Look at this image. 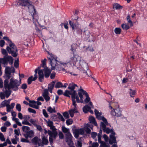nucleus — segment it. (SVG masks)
I'll list each match as a JSON object with an SVG mask.
<instances>
[{
    "instance_id": "nucleus-1",
    "label": "nucleus",
    "mask_w": 147,
    "mask_h": 147,
    "mask_svg": "<svg viewBox=\"0 0 147 147\" xmlns=\"http://www.w3.org/2000/svg\"><path fill=\"white\" fill-rule=\"evenodd\" d=\"M29 0H18L17 5L22 7H27L29 12L32 16L33 22L36 23L38 22V16L34 6L29 2Z\"/></svg>"
},
{
    "instance_id": "nucleus-2",
    "label": "nucleus",
    "mask_w": 147,
    "mask_h": 147,
    "mask_svg": "<svg viewBox=\"0 0 147 147\" xmlns=\"http://www.w3.org/2000/svg\"><path fill=\"white\" fill-rule=\"evenodd\" d=\"M9 80L6 79L4 81V85L5 88L8 90L13 89V90L16 91L18 89V87L20 85V83L19 82L18 80H14L13 78H11L10 80L9 84Z\"/></svg>"
},
{
    "instance_id": "nucleus-3",
    "label": "nucleus",
    "mask_w": 147,
    "mask_h": 147,
    "mask_svg": "<svg viewBox=\"0 0 147 147\" xmlns=\"http://www.w3.org/2000/svg\"><path fill=\"white\" fill-rule=\"evenodd\" d=\"M48 53L49 55L47 58L49 61V63L51 64V69L54 70L55 69H59L60 64H63L57 61V57L55 55L52 53H50L49 52Z\"/></svg>"
},
{
    "instance_id": "nucleus-4",
    "label": "nucleus",
    "mask_w": 147,
    "mask_h": 147,
    "mask_svg": "<svg viewBox=\"0 0 147 147\" xmlns=\"http://www.w3.org/2000/svg\"><path fill=\"white\" fill-rule=\"evenodd\" d=\"M78 18L77 16L74 19L69 20V24L72 30H74V34H75L74 32L76 31L77 35H81L82 34V30L79 26V24L78 22Z\"/></svg>"
},
{
    "instance_id": "nucleus-5",
    "label": "nucleus",
    "mask_w": 147,
    "mask_h": 147,
    "mask_svg": "<svg viewBox=\"0 0 147 147\" xmlns=\"http://www.w3.org/2000/svg\"><path fill=\"white\" fill-rule=\"evenodd\" d=\"M7 46L6 50L9 54H11L13 57H16L18 55V50L16 46L14 43L11 42Z\"/></svg>"
},
{
    "instance_id": "nucleus-6",
    "label": "nucleus",
    "mask_w": 147,
    "mask_h": 147,
    "mask_svg": "<svg viewBox=\"0 0 147 147\" xmlns=\"http://www.w3.org/2000/svg\"><path fill=\"white\" fill-rule=\"evenodd\" d=\"M2 58V63L4 65H7L9 63L10 65H11L13 63V59L10 55L4 56L3 58Z\"/></svg>"
},
{
    "instance_id": "nucleus-7",
    "label": "nucleus",
    "mask_w": 147,
    "mask_h": 147,
    "mask_svg": "<svg viewBox=\"0 0 147 147\" xmlns=\"http://www.w3.org/2000/svg\"><path fill=\"white\" fill-rule=\"evenodd\" d=\"M73 133L74 137L76 139L78 138L80 134H84V129L83 128L79 129H75L73 130Z\"/></svg>"
},
{
    "instance_id": "nucleus-8",
    "label": "nucleus",
    "mask_w": 147,
    "mask_h": 147,
    "mask_svg": "<svg viewBox=\"0 0 147 147\" xmlns=\"http://www.w3.org/2000/svg\"><path fill=\"white\" fill-rule=\"evenodd\" d=\"M66 141L68 144L70 145L72 143V136L70 132H67L65 135Z\"/></svg>"
},
{
    "instance_id": "nucleus-9",
    "label": "nucleus",
    "mask_w": 147,
    "mask_h": 147,
    "mask_svg": "<svg viewBox=\"0 0 147 147\" xmlns=\"http://www.w3.org/2000/svg\"><path fill=\"white\" fill-rule=\"evenodd\" d=\"M121 111L119 109H113L111 112V114L113 116H115L117 117H119L121 115Z\"/></svg>"
},
{
    "instance_id": "nucleus-10",
    "label": "nucleus",
    "mask_w": 147,
    "mask_h": 147,
    "mask_svg": "<svg viewBox=\"0 0 147 147\" xmlns=\"http://www.w3.org/2000/svg\"><path fill=\"white\" fill-rule=\"evenodd\" d=\"M41 140L39 139L38 137L35 136L34 137L32 140V142L34 145H36L38 144V146H43V145L39 143V141H40Z\"/></svg>"
},
{
    "instance_id": "nucleus-11",
    "label": "nucleus",
    "mask_w": 147,
    "mask_h": 147,
    "mask_svg": "<svg viewBox=\"0 0 147 147\" xmlns=\"http://www.w3.org/2000/svg\"><path fill=\"white\" fill-rule=\"evenodd\" d=\"M80 66L84 69V71L88 70V64L85 61L83 60H80Z\"/></svg>"
},
{
    "instance_id": "nucleus-12",
    "label": "nucleus",
    "mask_w": 147,
    "mask_h": 147,
    "mask_svg": "<svg viewBox=\"0 0 147 147\" xmlns=\"http://www.w3.org/2000/svg\"><path fill=\"white\" fill-rule=\"evenodd\" d=\"M38 74L39 81L41 82H42L45 76L42 69H41L38 70Z\"/></svg>"
},
{
    "instance_id": "nucleus-13",
    "label": "nucleus",
    "mask_w": 147,
    "mask_h": 147,
    "mask_svg": "<svg viewBox=\"0 0 147 147\" xmlns=\"http://www.w3.org/2000/svg\"><path fill=\"white\" fill-rule=\"evenodd\" d=\"M44 72V76L45 78H48L51 73V70L49 69L47 66H45L43 70Z\"/></svg>"
},
{
    "instance_id": "nucleus-14",
    "label": "nucleus",
    "mask_w": 147,
    "mask_h": 147,
    "mask_svg": "<svg viewBox=\"0 0 147 147\" xmlns=\"http://www.w3.org/2000/svg\"><path fill=\"white\" fill-rule=\"evenodd\" d=\"M78 95L80 97V99H82L83 98V95H86V94H87V92L84 90L82 88H80L78 90Z\"/></svg>"
},
{
    "instance_id": "nucleus-15",
    "label": "nucleus",
    "mask_w": 147,
    "mask_h": 147,
    "mask_svg": "<svg viewBox=\"0 0 147 147\" xmlns=\"http://www.w3.org/2000/svg\"><path fill=\"white\" fill-rule=\"evenodd\" d=\"M49 92L47 89H45L44 90L42 96L47 102L50 99V97L49 96Z\"/></svg>"
},
{
    "instance_id": "nucleus-16",
    "label": "nucleus",
    "mask_w": 147,
    "mask_h": 147,
    "mask_svg": "<svg viewBox=\"0 0 147 147\" xmlns=\"http://www.w3.org/2000/svg\"><path fill=\"white\" fill-rule=\"evenodd\" d=\"M109 143L110 144L112 145L113 143L117 144L116 142V138L115 136L110 135V139L109 141Z\"/></svg>"
},
{
    "instance_id": "nucleus-17",
    "label": "nucleus",
    "mask_w": 147,
    "mask_h": 147,
    "mask_svg": "<svg viewBox=\"0 0 147 147\" xmlns=\"http://www.w3.org/2000/svg\"><path fill=\"white\" fill-rule=\"evenodd\" d=\"M34 136V132L32 130H30L24 134V136L25 137L26 139H28L29 137L30 138H32Z\"/></svg>"
},
{
    "instance_id": "nucleus-18",
    "label": "nucleus",
    "mask_w": 147,
    "mask_h": 147,
    "mask_svg": "<svg viewBox=\"0 0 147 147\" xmlns=\"http://www.w3.org/2000/svg\"><path fill=\"white\" fill-rule=\"evenodd\" d=\"M76 87H78V86L76 84L74 83H70L69 84L68 89L70 90V91L71 92H73L74 91H76L74 90V89Z\"/></svg>"
},
{
    "instance_id": "nucleus-19",
    "label": "nucleus",
    "mask_w": 147,
    "mask_h": 147,
    "mask_svg": "<svg viewBox=\"0 0 147 147\" xmlns=\"http://www.w3.org/2000/svg\"><path fill=\"white\" fill-rule=\"evenodd\" d=\"M55 83V82L53 81L49 84L48 89L47 90L48 91H49L51 93H52V90L54 88Z\"/></svg>"
},
{
    "instance_id": "nucleus-20",
    "label": "nucleus",
    "mask_w": 147,
    "mask_h": 147,
    "mask_svg": "<svg viewBox=\"0 0 147 147\" xmlns=\"http://www.w3.org/2000/svg\"><path fill=\"white\" fill-rule=\"evenodd\" d=\"M96 39V37L95 36V34L94 33H92L86 39L89 42H94L95 40Z\"/></svg>"
},
{
    "instance_id": "nucleus-21",
    "label": "nucleus",
    "mask_w": 147,
    "mask_h": 147,
    "mask_svg": "<svg viewBox=\"0 0 147 147\" xmlns=\"http://www.w3.org/2000/svg\"><path fill=\"white\" fill-rule=\"evenodd\" d=\"M10 100L9 99L8 100H5L3 101L1 104L0 106V107H4L5 106L7 107V104H9Z\"/></svg>"
},
{
    "instance_id": "nucleus-22",
    "label": "nucleus",
    "mask_w": 147,
    "mask_h": 147,
    "mask_svg": "<svg viewBox=\"0 0 147 147\" xmlns=\"http://www.w3.org/2000/svg\"><path fill=\"white\" fill-rule=\"evenodd\" d=\"M84 35L85 36V37L87 39L88 36L91 34L89 30H88L87 28L86 27L84 29L83 31Z\"/></svg>"
},
{
    "instance_id": "nucleus-23",
    "label": "nucleus",
    "mask_w": 147,
    "mask_h": 147,
    "mask_svg": "<svg viewBox=\"0 0 147 147\" xmlns=\"http://www.w3.org/2000/svg\"><path fill=\"white\" fill-rule=\"evenodd\" d=\"M89 120L90 122L94 124L95 126H97V123L95 119L92 116L90 117Z\"/></svg>"
},
{
    "instance_id": "nucleus-24",
    "label": "nucleus",
    "mask_w": 147,
    "mask_h": 147,
    "mask_svg": "<svg viewBox=\"0 0 147 147\" xmlns=\"http://www.w3.org/2000/svg\"><path fill=\"white\" fill-rule=\"evenodd\" d=\"M72 99L74 100H78L79 99V96L78 95V94L76 93V91H74L72 93V95L71 96Z\"/></svg>"
},
{
    "instance_id": "nucleus-25",
    "label": "nucleus",
    "mask_w": 147,
    "mask_h": 147,
    "mask_svg": "<svg viewBox=\"0 0 147 147\" xmlns=\"http://www.w3.org/2000/svg\"><path fill=\"white\" fill-rule=\"evenodd\" d=\"M90 109L91 107L87 105H86L83 107V111L85 113H87Z\"/></svg>"
},
{
    "instance_id": "nucleus-26",
    "label": "nucleus",
    "mask_w": 147,
    "mask_h": 147,
    "mask_svg": "<svg viewBox=\"0 0 147 147\" xmlns=\"http://www.w3.org/2000/svg\"><path fill=\"white\" fill-rule=\"evenodd\" d=\"M42 144H42L43 145H43H47L48 143H49V142L45 136H43L42 137Z\"/></svg>"
},
{
    "instance_id": "nucleus-27",
    "label": "nucleus",
    "mask_w": 147,
    "mask_h": 147,
    "mask_svg": "<svg viewBox=\"0 0 147 147\" xmlns=\"http://www.w3.org/2000/svg\"><path fill=\"white\" fill-rule=\"evenodd\" d=\"M72 93L73 92H71L70 90H66L63 94L64 96L70 98V96L69 95H71V96Z\"/></svg>"
},
{
    "instance_id": "nucleus-28",
    "label": "nucleus",
    "mask_w": 147,
    "mask_h": 147,
    "mask_svg": "<svg viewBox=\"0 0 147 147\" xmlns=\"http://www.w3.org/2000/svg\"><path fill=\"white\" fill-rule=\"evenodd\" d=\"M129 94L130 96L131 97H134V96L136 95V90H133L131 88L129 89Z\"/></svg>"
},
{
    "instance_id": "nucleus-29",
    "label": "nucleus",
    "mask_w": 147,
    "mask_h": 147,
    "mask_svg": "<svg viewBox=\"0 0 147 147\" xmlns=\"http://www.w3.org/2000/svg\"><path fill=\"white\" fill-rule=\"evenodd\" d=\"M123 8L122 6L121 5L117 3H115L113 4V8L116 9H121Z\"/></svg>"
},
{
    "instance_id": "nucleus-30",
    "label": "nucleus",
    "mask_w": 147,
    "mask_h": 147,
    "mask_svg": "<svg viewBox=\"0 0 147 147\" xmlns=\"http://www.w3.org/2000/svg\"><path fill=\"white\" fill-rule=\"evenodd\" d=\"M47 122L48 124V126L50 127L51 129H52V127H55V126L53 125V121L49 120L48 121H47Z\"/></svg>"
},
{
    "instance_id": "nucleus-31",
    "label": "nucleus",
    "mask_w": 147,
    "mask_h": 147,
    "mask_svg": "<svg viewBox=\"0 0 147 147\" xmlns=\"http://www.w3.org/2000/svg\"><path fill=\"white\" fill-rule=\"evenodd\" d=\"M47 110L48 112L51 113H56V112L55 108L53 109L51 107L47 108Z\"/></svg>"
},
{
    "instance_id": "nucleus-32",
    "label": "nucleus",
    "mask_w": 147,
    "mask_h": 147,
    "mask_svg": "<svg viewBox=\"0 0 147 147\" xmlns=\"http://www.w3.org/2000/svg\"><path fill=\"white\" fill-rule=\"evenodd\" d=\"M121 27L123 30H127L129 28V26L126 24H121Z\"/></svg>"
},
{
    "instance_id": "nucleus-33",
    "label": "nucleus",
    "mask_w": 147,
    "mask_h": 147,
    "mask_svg": "<svg viewBox=\"0 0 147 147\" xmlns=\"http://www.w3.org/2000/svg\"><path fill=\"white\" fill-rule=\"evenodd\" d=\"M22 130L24 132L26 133L30 130V128L28 126H23L22 127Z\"/></svg>"
},
{
    "instance_id": "nucleus-34",
    "label": "nucleus",
    "mask_w": 147,
    "mask_h": 147,
    "mask_svg": "<svg viewBox=\"0 0 147 147\" xmlns=\"http://www.w3.org/2000/svg\"><path fill=\"white\" fill-rule=\"evenodd\" d=\"M121 32V29L119 28H116L114 30L115 33L116 34H120Z\"/></svg>"
},
{
    "instance_id": "nucleus-35",
    "label": "nucleus",
    "mask_w": 147,
    "mask_h": 147,
    "mask_svg": "<svg viewBox=\"0 0 147 147\" xmlns=\"http://www.w3.org/2000/svg\"><path fill=\"white\" fill-rule=\"evenodd\" d=\"M94 112L97 118L99 119V117L100 118V117H101V113H100L98 110L95 109L94 110Z\"/></svg>"
},
{
    "instance_id": "nucleus-36",
    "label": "nucleus",
    "mask_w": 147,
    "mask_h": 147,
    "mask_svg": "<svg viewBox=\"0 0 147 147\" xmlns=\"http://www.w3.org/2000/svg\"><path fill=\"white\" fill-rule=\"evenodd\" d=\"M100 119L102 120L104 122L103 123H105L107 125H108L109 123L107 121V120L104 117H100Z\"/></svg>"
},
{
    "instance_id": "nucleus-37",
    "label": "nucleus",
    "mask_w": 147,
    "mask_h": 147,
    "mask_svg": "<svg viewBox=\"0 0 147 147\" xmlns=\"http://www.w3.org/2000/svg\"><path fill=\"white\" fill-rule=\"evenodd\" d=\"M62 86L63 84L60 82H57L55 86V87L56 88H62Z\"/></svg>"
},
{
    "instance_id": "nucleus-38",
    "label": "nucleus",
    "mask_w": 147,
    "mask_h": 147,
    "mask_svg": "<svg viewBox=\"0 0 147 147\" xmlns=\"http://www.w3.org/2000/svg\"><path fill=\"white\" fill-rule=\"evenodd\" d=\"M86 96V98L84 100V102L86 103H88L89 102L90 100V98L89 96V95L87 93V94H86V95H85Z\"/></svg>"
},
{
    "instance_id": "nucleus-39",
    "label": "nucleus",
    "mask_w": 147,
    "mask_h": 147,
    "mask_svg": "<svg viewBox=\"0 0 147 147\" xmlns=\"http://www.w3.org/2000/svg\"><path fill=\"white\" fill-rule=\"evenodd\" d=\"M127 20L128 23L130 24L131 26L133 25V23L129 15H128L127 17Z\"/></svg>"
},
{
    "instance_id": "nucleus-40",
    "label": "nucleus",
    "mask_w": 147,
    "mask_h": 147,
    "mask_svg": "<svg viewBox=\"0 0 147 147\" xmlns=\"http://www.w3.org/2000/svg\"><path fill=\"white\" fill-rule=\"evenodd\" d=\"M1 53L4 56H6L8 55V51L5 49H1Z\"/></svg>"
},
{
    "instance_id": "nucleus-41",
    "label": "nucleus",
    "mask_w": 147,
    "mask_h": 147,
    "mask_svg": "<svg viewBox=\"0 0 147 147\" xmlns=\"http://www.w3.org/2000/svg\"><path fill=\"white\" fill-rule=\"evenodd\" d=\"M14 66L16 68H18L19 65V60L18 58L17 60H15L14 63Z\"/></svg>"
},
{
    "instance_id": "nucleus-42",
    "label": "nucleus",
    "mask_w": 147,
    "mask_h": 147,
    "mask_svg": "<svg viewBox=\"0 0 147 147\" xmlns=\"http://www.w3.org/2000/svg\"><path fill=\"white\" fill-rule=\"evenodd\" d=\"M84 130L85 131L86 133L88 134H90L91 133V130L90 129L89 127H86V126H85L84 127Z\"/></svg>"
},
{
    "instance_id": "nucleus-43",
    "label": "nucleus",
    "mask_w": 147,
    "mask_h": 147,
    "mask_svg": "<svg viewBox=\"0 0 147 147\" xmlns=\"http://www.w3.org/2000/svg\"><path fill=\"white\" fill-rule=\"evenodd\" d=\"M47 61V59L46 58L44 59L42 61V64L40 66L43 67H45L46 65V62Z\"/></svg>"
},
{
    "instance_id": "nucleus-44",
    "label": "nucleus",
    "mask_w": 147,
    "mask_h": 147,
    "mask_svg": "<svg viewBox=\"0 0 147 147\" xmlns=\"http://www.w3.org/2000/svg\"><path fill=\"white\" fill-rule=\"evenodd\" d=\"M73 121V120L72 119H69L66 120V123L67 125H69L72 123Z\"/></svg>"
},
{
    "instance_id": "nucleus-45",
    "label": "nucleus",
    "mask_w": 147,
    "mask_h": 147,
    "mask_svg": "<svg viewBox=\"0 0 147 147\" xmlns=\"http://www.w3.org/2000/svg\"><path fill=\"white\" fill-rule=\"evenodd\" d=\"M34 80L33 78V76H31L29 77L28 79L27 82L28 84L29 85Z\"/></svg>"
},
{
    "instance_id": "nucleus-46",
    "label": "nucleus",
    "mask_w": 147,
    "mask_h": 147,
    "mask_svg": "<svg viewBox=\"0 0 147 147\" xmlns=\"http://www.w3.org/2000/svg\"><path fill=\"white\" fill-rule=\"evenodd\" d=\"M56 129H55V131H53V133L51 137L52 138H55L56 137L57 135V131H56Z\"/></svg>"
},
{
    "instance_id": "nucleus-47",
    "label": "nucleus",
    "mask_w": 147,
    "mask_h": 147,
    "mask_svg": "<svg viewBox=\"0 0 147 147\" xmlns=\"http://www.w3.org/2000/svg\"><path fill=\"white\" fill-rule=\"evenodd\" d=\"M6 95V96L7 98H8L11 94V91H7L6 90L5 92Z\"/></svg>"
},
{
    "instance_id": "nucleus-48",
    "label": "nucleus",
    "mask_w": 147,
    "mask_h": 147,
    "mask_svg": "<svg viewBox=\"0 0 147 147\" xmlns=\"http://www.w3.org/2000/svg\"><path fill=\"white\" fill-rule=\"evenodd\" d=\"M63 115L66 119H68L69 117L68 113L67 111L64 112L63 113Z\"/></svg>"
},
{
    "instance_id": "nucleus-49",
    "label": "nucleus",
    "mask_w": 147,
    "mask_h": 147,
    "mask_svg": "<svg viewBox=\"0 0 147 147\" xmlns=\"http://www.w3.org/2000/svg\"><path fill=\"white\" fill-rule=\"evenodd\" d=\"M29 106L31 107L36 109H39V106L38 105H33L32 104H29Z\"/></svg>"
},
{
    "instance_id": "nucleus-50",
    "label": "nucleus",
    "mask_w": 147,
    "mask_h": 147,
    "mask_svg": "<svg viewBox=\"0 0 147 147\" xmlns=\"http://www.w3.org/2000/svg\"><path fill=\"white\" fill-rule=\"evenodd\" d=\"M3 38L7 41L9 43V45L10 44H11V42H12V41L9 39L8 37L4 36L3 37Z\"/></svg>"
},
{
    "instance_id": "nucleus-51",
    "label": "nucleus",
    "mask_w": 147,
    "mask_h": 147,
    "mask_svg": "<svg viewBox=\"0 0 147 147\" xmlns=\"http://www.w3.org/2000/svg\"><path fill=\"white\" fill-rule=\"evenodd\" d=\"M16 109L19 111L20 112L21 111V106L19 104H17L16 106Z\"/></svg>"
},
{
    "instance_id": "nucleus-52",
    "label": "nucleus",
    "mask_w": 147,
    "mask_h": 147,
    "mask_svg": "<svg viewBox=\"0 0 147 147\" xmlns=\"http://www.w3.org/2000/svg\"><path fill=\"white\" fill-rule=\"evenodd\" d=\"M35 126L36 127L37 129L40 132H42L43 131V129L41 126L40 125H38L37 124Z\"/></svg>"
},
{
    "instance_id": "nucleus-53",
    "label": "nucleus",
    "mask_w": 147,
    "mask_h": 147,
    "mask_svg": "<svg viewBox=\"0 0 147 147\" xmlns=\"http://www.w3.org/2000/svg\"><path fill=\"white\" fill-rule=\"evenodd\" d=\"M42 113L44 116L46 118H47L49 117V115L47 113L46 110L45 109H44L42 110Z\"/></svg>"
},
{
    "instance_id": "nucleus-54",
    "label": "nucleus",
    "mask_w": 147,
    "mask_h": 147,
    "mask_svg": "<svg viewBox=\"0 0 147 147\" xmlns=\"http://www.w3.org/2000/svg\"><path fill=\"white\" fill-rule=\"evenodd\" d=\"M62 131L64 133H67L68 132L69 129H68L65 127L62 126Z\"/></svg>"
},
{
    "instance_id": "nucleus-55",
    "label": "nucleus",
    "mask_w": 147,
    "mask_h": 147,
    "mask_svg": "<svg viewBox=\"0 0 147 147\" xmlns=\"http://www.w3.org/2000/svg\"><path fill=\"white\" fill-rule=\"evenodd\" d=\"M112 129H110L109 127H106L104 130H103L105 132H106L107 134H109L111 132Z\"/></svg>"
},
{
    "instance_id": "nucleus-56",
    "label": "nucleus",
    "mask_w": 147,
    "mask_h": 147,
    "mask_svg": "<svg viewBox=\"0 0 147 147\" xmlns=\"http://www.w3.org/2000/svg\"><path fill=\"white\" fill-rule=\"evenodd\" d=\"M106 124L105 123L103 122H101V127H102L103 130H104L105 129L106 127Z\"/></svg>"
},
{
    "instance_id": "nucleus-57",
    "label": "nucleus",
    "mask_w": 147,
    "mask_h": 147,
    "mask_svg": "<svg viewBox=\"0 0 147 147\" xmlns=\"http://www.w3.org/2000/svg\"><path fill=\"white\" fill-rule=\"evenodd\" d=\"M28 111L29 112L31 113L34 114H35L36 113V111L30 108H28Z\"/></svg>"
},
{
    "instance_id": "nucleus-58",
    "label": "nucleus",
    "mask_w": 147,
    "mask_h": 147,
    "mask_svg": "<svg viewBox=\"0 0 147 147\" xmlns=\"http://www.w3.org/2000/svg\"><path fill=\"white\" fill-rule=\"evenodd\" d=\"M91 137L94 139H95L97 136V134L96 132H92L91 133Z\"/></svg>"
},
{
    "instance_id": "nucleus-59",
    "label": "nucleus",
    "mask_w": 147,
    "mask_h": 147,
    "mask_svg": "<svg viewBox=\"0 0 147 147\" xmlns=\"http://www.w3.org/2000/svg\"><path fill=\"white\" fill-rule=\"evenodd\" d=\"M59 136L60 139H63L64 138V135L61 131H59Z\"/></svg>"
},
{
    "instance_id": "nucleus-60",
    "label": "nucleus",
    "mask_w": 147,
    "mask_h": 147,
    "mask_svg": "<svg viewBox=\"0 0 147 147\" xmlns=\"http://www.w3.org/2000/svg\"><path fill=\"white\" fill-rule=\"evenodd\" d=\"M22 123L24 125H26L30 126H31V124L27 120L22 121Z\"/></svg>"
},
{
    "instance_id": "nucleus-61",
    "label": "nucleus",
    "mask_w": 147,
    "mask_h": 147,
    "mask_svg": "<svg viewBox=\"0 0 147 147\" xmlns=\"http://www.w3.org/2000/svg\"><path fill=\"white\" fill-rule=\"evenodd\" d=\"M50 76V78L51 79H53L55 78V76L56 73L54 72H52Z\"/></svg>"
},
{
    "instance_id": "nucleus-62",
    "label": "nucleus",
    "mask_w": 147,
    "mask_h": 147,
    "mask_svg": "<svg viewBox=\"0 0 147 147\" xmlns=\"http://www.w3.org/2000/svg\"><path fill=\"white\" fill-rule=\"evenodd\" d=\"M5 43L4 41L3 40H0V46L3 47L4 46Z\"/></svg>"
},
{
    "instance_id": "nucleus-63",
    "label": "nucleus",
    "mask_w": 147,
    "mask_h": 147,
    "mask_svg": "<svg viewBox=\"0 0 147 147\" xmlns=\"http://www.w3.org/2000/svg\"><path fill=\"white\" fill-rule=\"evenodd\" d=\"M92 123L90 122L88 123L86 125L87 126L86 127H89L91 129H92L93 126L91 124Z\"/></svg>"
},
{
    "instance_id": "nucleus-64",
    "label": "nucleus",
    "mask_w": 147,
    "mask_h": 147,
    "mask_svg": "<svg viewBox=\"0 0 147 147\" xmlns=\"http://www.w3.org/2000/svg\"><path fill=\"white\" fill-rule=\"evenodd\" d=\"M5 74H8L9 73H11L9 67H7L6 68L5 70Z\"/></svg>"
}]
</instances>
